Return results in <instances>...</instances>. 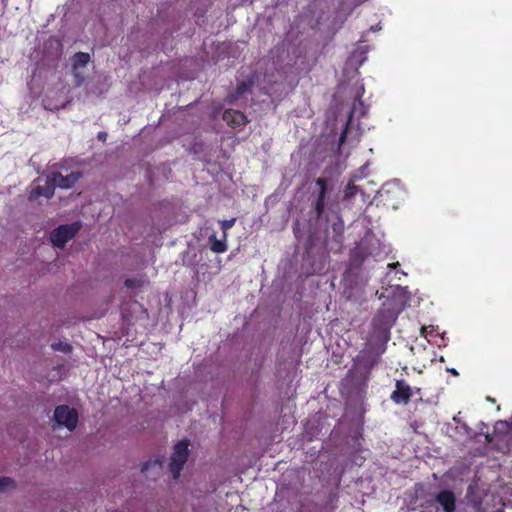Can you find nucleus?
I'll use <instances>...</instances> for the list:
<instances>
[{
	"label": "nucleus",
	"mask_w": 512,
	"mask_h": 512,
	"mask_svg": "<svg viewBox=\"0 0 512 512\" xmlns=\"http://www.w3.org/2000/svg\"><path fill=\"white\" fill-rule=\"evenodd\" d=\"M404 309V302L396 297L387 298L372 320L374 334L379 338L388 340L390 330L398 315Z\"/></svg>",
	"instance_id": "1"
},
{
	"label": "nucleus",
	"mask_w": 512,
	"mask_h": 512,
	"mask_svg": "<svg viewBox=\"0 0 512 512\" xmlns=\"http://www.w3.org/2000/svg\"><path fill=\"white\" fill-rule=\"evenodd\" d=\"M486 441L502 453L512 450V417L511 421H497L492 433H488Z\"/></svg>",
	"instance_id": "2"
},
{
	"label": "nucleus",
	"mask_w": 512,
	"mask_h": 512,
	"mask_svg": "<svg viewBox=\"0 0 512 512\" xmlns=\"http://www.w3.org/2000/svg\"><path fill=\"white\" fill-rule=\"evenodd\" d=\"M190 441L183 439L177 442L173 447V453L169 462V469L174 479H178L180 473L188 460Z\"/></svg>",
	"instance_id": "3"
},
{
	"label": "nucleus",
	"mask_w": 512,
	"mask_h": 512,
	"mask_svg": "<svg viewBox=\"0 0 512 512\" xmlns=\"http://www.w3.org/2000/svg\"><path fill=\"white\" fill-rule=\"evenodd\" d=\"M81 229L80 222L59 225L50 233V241L55 247L63 248Z\"/></svg>",
	"instance_id": "4"
},
{
	"label": "nucleus",
	"mask_w": 512,
	"mask_h": 512,
	"mask_svg": "<svg viewBox=\"0 0 512 512\" xmlns=\"http://www.w3.org/2000/svg\"><path fill=\"white\" fill-rule=\"evenodd\" d=\"M53 418L59 426H64L69 431H73L78 424L77 410L70 408L68 405L57 406L54 410Z\"/></svg>",
	"instance_id": "5"
},
{
	"label": "nucleus",
	"mask_w": 512,
	"mask_h": 512,
	"mask_svg": "<svg viewBox=\"0 0 512 512\" xmlns=\"http://www.w3.org/2000/svg\"><path fill=\"white\" fill-rule=\"evenodd\" d=\"M434 502L438 503L443 512H455L456 511V497L451 490H441L438 492L434 499L426 500L425 507L434 506Z\"/></svg>",
	"instance_id": "6"
},
{
	"label": "nucleus",
	"mask_w": 512,
	"mask_h": 512,
	"mask_svg": "<svg viewBox=\"0 0 512 512\" xmlns=\"http://www.w3.org/2000/svg\"><path fill=\"white\" fill-rule=\"evenodd\" d=\"M72 74L74 77V85L80 87L85 80L80 69L84 68L90 61V55L86 52H77L72 56Z\"/></svg>",
	"instance_id": "7"
},
{
	"label": "nucleus",
	"mask_w": 512,
	"mask_h": 512,
	"mask_svg": "<svg viewBox=\"0 0 512 512\" xmlns=\"http://www.w3.org/2000/svg\"><path fill=\"white\" fill-rule=\"evenodd\" d=\"M413 396L412 387L405 380H396L390 399L397 405H407Z\"/></svg>",
	"instance_id": "8"
},
{
	"label": "nucleus",
	"mask_w": 512,
	"mask_h": 512,
	"mask_svg": "<svg viewBox=\"0 0 512 512\" xmlns=\"http://www.w3.org/2000/svg\"><path fill=\"white\" fill-rule=\"evenodd\" d=\"M49 176L55 187L69 189L82 177V173L72 171L70 174L63 176L60 172H52Z\"/></svg>",
	"instance_id": "9"
},
{
	"label": "nucleus",
	"mask_w": 512,
	"mask_h": 512,
	"mask_svg": "<svg viewBox=\"0 0 512 512\" xmlns=\"http://www.w3.org/2000/svg\"><path fill=\"white\" fill-rule=\"evenodd\" d=\"M55 188V184L51 181V178L48 175L43 185L38 184L32 188L29 194V199L36 200L41 196L46 199H51L54 196Z\"/></svg>",
	"instance_id": "10"
},
{
	"label": "nucleus",
	"mask_w": 512,
	"mask_h": 512,
	"mask_svg": "<svg viewBox=\"0 0 512 512\" xmlns=\"http://www.w3.org/2000/svg\"><path fill=\"white\" fill-rule=\"evenodd\" d=\"M222 119L232 128L240 127L248 123L247 116L243 112L235 109H226L223 112Z\"/></svg>",
	"instance_id": "11"
},
{
	"label": "nucleus",
	"mask_w": 512,
	"mask_h": 512,
	"mask_svg": "<svg viewBox=\"0 0 512 512\" xmlns=\"http://www.w3.org/2000/svg\"><path fill=\"white\" fill-rule=\"evenodd\" d=\"M254 86V80L248 79L237 84L235 90L227 96L229 103L236 102L244 93L251 92Z\"/></svg>",
	"instance_id": "12"
},
{
	"label": "nucleus",
	"mask_w": 512,
	"mask_h": 512,
	"mask_svg": "<svg viewBox=\"0 0 512 512\" xmlns=\"http://www.w3.org/2000/svg\"><path fill=\"white\" fill-rule=\"evenodd\" d=\"M209 248L212 252L220 254L227 251V238H224L222 235V239H218L215 234H211L208 237Z\"/></svg>",
	"instance_id": "13"
},
{
	"label": "nucleus",
	"mask_w": 512,
	"mask_h": 512,
	"mask_svg": "<svg viewBox=\"0 0 512 512\" xmlns=\"http://www.w3.org/2000/svg\"><path fill=\"white\" fill-rule=\"evenodd\" d=\"M316 184L319 187L317 198L326 199L328 191V180L324 177H319L316 179Z\"/></svg>",
	"instance_id": "14"
},
{
	"label": "nucleus",
	"mask_w": 512,
	"mask_h": 512,
	"mask_svg": "<svg viewBox=\"0 0 512 512\" xmlns=\"http://www.w3.org/2000/svg\"><path fill=\"white\" fill-rule=\"evenodd\" d=\"M358 188L353 181H349L344 190V199L348 200L353 198L357 194Z\"/></svg>",
	"instance_id": "15"
},
{
	"label": "nucleus",
	"mask_w": 512,
	"mask_h": 512,
	"mask_svg": "<svg viewBox=\"0 0 512 512\" xmlns=\"http://www.w3.org/2000/svg\"><path fill=\"white\" fill-rule=\"evenodd\" d=\"M236 218L233 217L231 219H228V220H221L219 221V224H220V227H221V230L223 232V235H224V238H227V232L229 229H231L235 223H236Z\"/></svg>",
	"instance_id": "16"
},
{
	"label": "nucleus",
	"mask_w": 512,
	"mask_h": 512,
	"mask_svg": "<svg viewBox=\"0 0 512 512\" xmlns=\"http://www.w3.org/2000/svg\"><path fill=\"white\" fill-rule=\"evenodd\" d=\"M51 348L54 351H60V352H63V353H70L72 351V346L69 343H67V342L53 343L51 345Z\"/></svg>",
	"instance_id": "17"
},
{
	"label": "nucleus",
	"mask_w": 512,
	"mask_h": 512,
	"mask_svg": "<svg viewBox=\"0 0 512 512\" xmlns=\"http://www.w3.org/2000/svg\"><path fill=\"white\" fill-rule=\"evenodd\" d=\"M325 201H326V199H319V198L316 199V202L314 205V210H315L317 218H320L324 213Z\"/></svg>",
	"instance_id": "18"
},
{
	"label": "nucleus",
	"mask_w": 512,
	"mask_h": 512,
	"mask_svg": "<svg viewBox=\"0 0 512 512\" xmlns=\"http://www.w3.org/2000/svg\"><path fill=\"white\" fill-rule=\"evenodd\" d=\"M13 480L9 477H0V492L13 484Z\"/></svg>",
	"instance_id": "19"
},
{
	"label": "nucleus",
	"mask_w": 512,
	"mask_h": 512,
	"mask_svg": "<svg viewBox=\"0 0 512 512\" xmlns=\"http://www.w3.org/2000/svg\"><path fill=\"white\" fill-rule=\"evenodd\" d=\"M124 285L127 288L134 289V288H137V287L140 286V281L137 280V279H126L125 282H124Z\"/></svg>",
	"instance_id": "20"
},
{
	"label": "nucleus",
	"mask_w": 512,
	"mask_h": 512,
	"mask_svg": "<svg viewBox=\"0 0 512 512\" xmlns=\"http://www.w3.org/2000/svg\"><path fill=\"white\" fill-rule=\"evenodd\" d=\"M346 137H347V127L345 128V130L341 133V135L339 137V145H342L346 141Z\"/></svg>",
	"instance_id": "21"
},
{
	"label": "nucleus",
	"mask_w": 512,
	"mask_h": 512,
	"mask_svg": "<svg viewBox=\"0 0 512 512\" xmlns=\"http://www.w3.org/2000/svg\"><path fill=\"white\" fill-rule=\"evenodd\" d=\"M304 438L306 440H308V441H312L313 440V436L310 435V433L307 430H305V432H304Z\"/></svg>",
	"instance_id": "22"
},
{
	"label": "nucleus",
	"mask_w": 512,
	"mask_h": 512,
	"mask_svg": "<svg viewBox=\"0 0 512 512\" xmlns=\"http://www.w3.org/2000/svg\"><path fill=\"white\" fill-rule=\"evenodd\" d=\"M149 466H150V462H145L142 465V471L144 472V471L148 470Z\"/></svg>",
	"instance_id": "23"
},
{
	"label": "nucleus",
	"mask_w": 512,
	"mask_h": 512,
	"mask_svg": "<svg viewBox=\"0 0 512 512\" xmlns=\"http://www.w3.org/2000/svg\"><path fill=\"white\" fill-rule=\"evenodd\" d=\"M106 136H107V135H106V133H105V132H100V133H99V135H98V138H99V139H103V140H105Z\"/></svg>",
	"instance_id": "24"
},
{
	"label": "nucleus",
	"mask_w": 512,
	"mask_h": 512,
	"mask_svg": "<svg viewBox=\"0 0 512 512\" xmlns=\"http://www.w3.org/2000/svg\"><path fill=\"white\" fill-rule=\"evenodd\" d=\"M449 372H450L452 375H454V376H458V375H459V373L457 372V370H456V369H454V368L449 369Z\"/></svg>",
	"instance_id": "25"
},
{
	"label": "nucleus",
	"mask_w": 512,
	"mask_h": 512,
	"mask_svg": "<svg viewBox=\"0 0 512 512\" xmlns=\"http://www.w3.org/2000/svg\"><path fill=\"white\" fill-rule=\"evenodd\" d=\"M398 265H399V262H396V263H393L391 266L395 267V266H398Z\"/></svg>",
	"instance_id": "26"
},
{
	"label": "nucleus",
	"mask_w": 512,
	"mask_h": 512,
	"mask_svg": "<svg viewBox=\"0 0 512 512\" xmlns=\"http://www.w3.org/2000/svg\"><path fill=\"white\" fill-rule=\"evenodd\" d=\"M384 193H388V191L383 190V191H382V193H381V196H382V197L384 196Z\"/></svg>",
	"instance_id": "27"
},
{
	"label": "nucleus",
	"mask_w": 512,
	"mask_h": 512,
	"mask_svg": "<svg viewBox=\"0 0 512 512\" xmlns=\"http://www.w3.org/2000/svg\"><path fill=\"white\" fill-rule=\"evenodd\" d=\"M155 465L161 466V463H158V461H155Z\"/></svg>",
	"instance_id": "28"
},
{
	"label": "nucleus",
	"mask_w": 512,
	"mask_h": 512,
	"mask_svg": "<svg viewBox=\"0 0 512 512\" xmlns=\"http://www.w3.org/2000/svg\"><path fill=\"white\" fill-rule=\"evenodd\" d=\"M155 465L161 466V463H158V461H155Z\"/></svg>",
	"instance_id": "29"
},
{
	"label": "nucleus",
	"mask_w": 512,
	"mask_h": 512,
	"mask_svg": "<svg viewBox=\"0 0 512 512\" xmlns=\"http://www.w3.org/2000/svg\"><path fill=\"white\" fill-rule=\"evenodd\" d=\"M435 512H438V510H435Z\"/></svg>",
	"instance_id": "30"
}]
</instances>
